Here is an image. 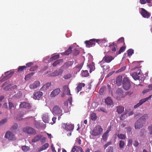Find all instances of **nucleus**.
<instances>
[{"mask_svg":"<svg viewBox=\"0 0 152 152\" xmlns=\"http://www.w3.org/2000/svg\"><path fill=\"white\" fill-rule=\"evenodd\" d=\"M18 125L16 124H15L12 126V128L13 129L16 130L18 129Z\"/></svg>","mask_w":152,"mask_h":152,"instance_id":"obj_50","label":"nucleus"},{"mask_svg":"<svg viewBox=\"0 0 152 152\" xmlns=\"http://www.w3.org/2000/svg\"><path fill=\"white\" fill-rule=\"evenodd\" d=\"M43 93L41 91H37L34 94L33 98L39 100L42 96Z\"/></svg>","mask_w":152,"mask_h":152,"instance_id":"obj_15","label":"nucleus"},{"mask_svg":"<svg viewBox=\"0 0 152 152\" xmlns=\"http://www.w3.org/2000/svg\"><path fill=\"white\" fill-rule=\"evenodd\" d=\"M73 45H71L69 48L64 53H61L60 54L62 55H69L72 52V49L73 48Z\"/></svg>","mask_w":152,"mask_h":152,"instance_id":"obj_24","label":"nucleus"},{"mask_svg":"<svg viewBox=\"0 0 152 152\" xmlns=\"http://www.w3.org/2000/svg\"><path fill=\"white\" fill-rule=\"evenodd\" d=\"M117 112L118 113H122L124 110V108L122 106H118L117 107Z\"/></svg>","mask_w":152,"mask_h":152,"instance_id":"obj_29","label":"nucleus"},{"mask_svg":"<svg viewBox=\"0 0 152 152\" xmlns=\"http://www.w3.org/2000/svg\"><path fill=\"white\" fill-rule=\"evenodd\" d=\"M125 145L124 142L122 140H120L119 144V147L121 149L123 148Z\"/></svg>","mask_w":152,"mask_h":152,"instance_id":"obj_39","label":"nucleus"},{"mask_svg":"<svg viewBox=\"0 0 152 152\" xmlns=\"http://www.w3.org/2000/svg\"><path fill=\"white\" fill-rule=\"evenodd\" d=\"M123 92L122 89L121 88H119L117 89L115 92L116 96L117 97L123 98Z\"/></svg>","mask_w":152,"mask_h":152,"instance_id":"obj_17","label":"nucleus"},{"mask_svg":"<svg viewBox=\"0 0 152 152\" xmlns=\"http://www.w3.org/2000/svg\"><path fill=\"white\" fill-rule=\"evenodd\" d=\"M135 147H137L139 145V143L137 141H135L133 143Z\"/></svg>","mask_w":152,"mask_h":152,"instance_id":"obj_63","label":"nucleus"},{"mask_svg":"<svg viewBox=\"0 0 152 152\" xmlns=\"http://www.w3.org/2000/svg\"><path fill=\"white\" fill-rule=\"evenodd\" d=\"M150 91H151V90H150L149 88H148V89L147 88V89L144 90L143 91L142 93L143 94H146V93H147V92Z\"/></svg>","mask_w":152,"mask_h":152,"instance_id":"obj_59","label":"nucleus"},{"mask_svg":"<svg viewBox=\"0 0 152 152\" xmlns=\"http://www.w3.org/2000/svg\"><path fill=\"white\" fill-rule=\"evenodd\" d=\"M9 107L10 109H12V108H14V106L13 105V104L11 102H9Z\"/></svg>","mask_w":152,"mask_h":152,"instance_id":"obj_51","label":"nucleus"},{"mask_svg":"<svg viewBox=\"0 0 152 152\" xmlns=\"http://www.w3.org/2000/svg\"><path fill=\"white\" fill-rule=\"evenodd\" d=\"M60 91V89L59 88L55 89L52 91L50 95V96L51 97H55L58 94Z\"/></svg>","mask_w":152,"mask_h":152,"instance_id":"obj_20","label":"nucleus"},{"mask_svg":"<svg viewBox=\"0 0 152 152\" xmlns=\"http://www.w3.org/2000/svg\"><path fill=\"white\" fill-rule=\"evenodd\" d=\"M110 131V129L109 128L107 129L106 131L104 133L102 136V137L103 140L105 141L107 139L109 136V133Z\"/></svg>","mask_w":152,"mask_h":152,"instance_id":"obj_22","label":"nucleus"},{"mask_svg":"<svg viewBox=\"0 0 152 152\" xmlns=\"http://www.w3.org/2000/svg\"><path fill=\"white\" fill-rule=\"evenodd\" d=\"M123 86L124 89L126 90H128L130 87V84L128 77H125L123 80Z\"/></svg>","mask_w":152,"mask_h":152,"instance_id":"obj_2","label":"nucleus"},{"mask_svg":"<svg viewBox=\"0 0 152 152\" xmlns=\"http://www.w3.org/2000/svg\"><path fill=\"white\" fill-rule=\"evenodd\" d=\"M62 126L63 128L68 131L72 130L74 128V126L69 124L63 123Z\"/></svg>","mask_w":152,"mask_h":152,"instance_id":"obj_8","label":"nucleus"},{"mask_svg":"<svg viewBox=\"0 0 152 152\" xmlns=\"http://www.w3.org/2000/svg\"><path fill=\"white\" fill-rule=\"evenodd\" d=\"M125 50V48L124 47H122L120 49L118 53V54H120L121 52H124Z\"/></svg>","mask_w":152,"mask_h":152,"instance_id":"obj_52","label":"nucleus"},{"mask_svg":"<svg viewBox=\"0 0 152 152\" xmlns=\"http://www.w3.org/2000/svg\"><path fill=\"white\" fill-rule=\"evenodd\" d=\"M22 94V92L21 91H18L17 93L14 95V96L16 97L17 98H20V97Z\"/></svg>","mask_w":152,"mask_h":152,"instance_id":"obj_42","label":"nucleus"},{"mask_svg":"<svg viewBox=\"0 0 152 152\" xmlns=\"http://www.w3.org/2000/svg\"><path fill=\"white\" fill-rule=\"evenodd\" d=\"M148 129L150 134H152V124L148 127Z\"/></svg>","mask_w":152,"mask_h":152,"instance_id":"obj_53","label":"nucleus"},{"mask_svg":"<svg viewBox=\"0 0 152 152\" xmlns=\"http://www.w3.org/2000/svg\"><path fill=\"white\" fill-rule=\"evenodd\" d=\"M152 95H151L148 97L142 99L140 100L139 103H138L134 106V108L135 109L137 108L138 107H140L142 104L144 103L150 99L152 97Z\"/></svg>","mask_w":152,"mask_h":152,"instance_id":"obj_6","label":"nucleus"},{"mask_svg":"<svg viewBox=\"0 0 152 152\" xmlns=\"http://www.w3.org/2000/svg\"><path fill=\"white\" fill-rule=\"evenodd\" d=\"M69 65L70 64L69 62L65 63L63 66L61 67V68L62 69L63 68L64 69H66L69 67Z\"/></svg>","mask_w":152,"mask_h":152,"instance_id":"obj_41","label":"nucleus"},{"mask_svg":"<svg viewBox=\"0 0 152 152\" xmlns=\"http://www.w3.org/2000/svg\"><path fill=\"white\" fill-rule=\"evenodd\" d=\"M7 121V118H4L0 121V126L6 123Z\"/></svg>","mask_w":152,"mask_h":152,"instance_id":"obj_47","label":"nucleus"},{"mask_svg":"<svg viewBox=\"0 0 152 152\" xmlns=\"http://www.w3.org/2000/svg\"><path fill=\"white\" fill-rule=\"evenodd\" d=\"M134 53V50L132 49H129L127 51V54L129 56H131Z\"/></svg>","mask_w":152,"mask_h":152,"instance_id":"obj_45","label":"nucleus"},{"mask_svg":"<svg viewBox=\"0 0 152 152\" xmlns=\"http://www.w3.org/2000/svg\"><path fill=\"white\" fill-rule=\"evenodd\" d=\"M96 39H92L89 41H86L85 42V43L87 47L89 48L92 46V45H95V42H96Z\"/></svg>","mask_w":152,"mask_h":152,"instance_id":"obj_10","label":"nucleus"},{"mask_svg":"<svg viewBox=\"0 0 152 152\" xmlns=\"http://www.w3.org/2000/svg\"><path fill=\"white\" fill-rule=\"evenodd\" d=\"M126 67L125 66H123L122 67L121 69L118 70L117 72H121L125 69Z\"/></svg>","mask_w":152,"mask_h":152,"instance_id":"obj_58","label":"nucleus"},{"mask_svg":"<svg viewBox=\"0 0 152 152\" xmlns=\"http://www.w3.org/2000/svg\"><path fill=\"white\" fill-rule=\"evenodd\" d=\"M63 62V59L57 60L52 64L53 66L54 67L55 66L58 65L62 63Z\"/></svg>","mask_w":152,"mask_h":152,"instance_id":"obj_33","label":"nucleus"},{"mask_svg":"<svg viewBox=\"0 0 152 152\" xmlns=\"http://www.w3.org/2000/svg\"><path fill=\"white\" fill-rule=\"evenodd\" d=\"M140 9L141 14L143 17L148 18L150 16V14L144 9L141 8Z\"/></svg>","mask_w":152,"mask_h":152,"instance_id":"obj_11","label":"nucleus"},{"mask_svg":"<svg viewBox=\"0 0 152 152\" xmlns=\"http://www.w3.org/2000/svg\"><path fill=\"white\" fill-rule=\"evenodd\" d=\"M51 83H48L44 85L41 88V90L45 91L48 89L49 87L51 86Z\"/></svg>","mask_w":152,"mask_h":152,"instance_id":"obj_31","label":"nucleus"},{"mask_svg":"<svg viewBox=\"0 0 152 152\" xmlns=\"http://www.w3.org/2000/svg\"><path fill=\"white\" fill-rule=\"evenodd\" d=\"M143 124L138 119L135 124L134 128L136 129H140L143 126Z\"/></svg>","mask_w":152,"mask_h":152,"instance_id":"obj_18","label":"nucleus"},{"mask_svg":"<svg viewBox=\"0 0 152 152\" xmlns=\"http://www.w3.org/2000/svg\"><path fill=\"white\" fill-rule=\"evenodd\" d=\"M64 92L65 94L68 95H70V90L67 86H65L64 87Z\"/></svg>","mask_w":152,"mask_h":152,"instance_id":"obj_28","label":"nucleus"},{"mask_svg":"<svg viewBox=\"0 0 152 152\" xmlns=\"http://www.w3.org/2000/svg\"><path fill=\"white\" fill-rule=\"evenodd\" d=\"M72 77V74L70 73L64 75L63 78L65 79H68Z\"/></svg>","mask_w":152,"mask_h":152,"instance_id":"obj_37","label":"nucleus"},{"mask_svg":"<svg viewBox=\"0 0 152 152\" xmlns=\"http://www.w3.org/2000/svg\"><path fill=\"white\" fill-rule=\"evenodd\" d=\"M59 55H55L54 56H53L49 60V58L48 57H47V58L46 60L48 61H52L53 60H55L57 58H59Z\"/></svg>","mask_w":152,"mask_h":152,"instance_id":"obj_32","label":"nucleus"},{"mask_svg":"<svg viewBox=\"0 0 152 152\" xmlns=\"http://www.w3.org/2000/svg\"><path fill=\"white\" fill-rule=\"evenodd\" d=\"M114 149L113 147L110 146L106 150V152H113Z\"/></svg>","mask_w":152,"mask_h":152,"instance_id":"obj_43","label":"nucleus"},{"mask_svg":"<svg viewBox=\"0 0 152 152\" xmlns=\"http://www.w3.org/2000/svg\"><path fill=\"white\" fill-rule=\"evenodd\" d=\"M152 95H151L148 97L142 99L140 100L139 103H138L134 106V108L135 109L137 108L138 107H140L142 104L144 103L150 99L152 97Z\"/></svg>","mask_w":152,"mask_h":152,"instance_id":"obj_5","label":"nucleus"},{"mask_svg":"<svg viewBox=\"0 0 152 152\" xmlns=\"http://www.w3.org/2000/svg\"><path fill=\"white\" fill-rule=\"evenodd\" d=\"M114 59V58L110 56L105 55L103 58L102 61H103L104 62L109 63L112 60Z\"/></svg>","mask_w":152,"mask_h":152,"instance_id":"obj_13","label":"nucleus"},{"mask_svg":"<svg viewBox=\"0 0 152 152\" xmlns=\"http://www.w3.org/2000/svg\"><path fill=\"white\" fill-rule=\"evenodd\" d=\"M37 66L35 65L31 68L30 70L31 71H34L37 69Z\"/></svg>","mask_w":152,"mask_h":152,"instance_id":"obj_60","label":"nucleus"},{"mask_svg":"<svg viewBox=\"0 0 152 152\" xmlns=\"http://www.w3.org/2000/svg\"><path fill=\"white\" fill-rule=\"evenodd\" d=\"M78 146H74L72 148L71 151V152H75L76 150V148H77Z\"/></svg>","mask_w":152,"mask_h":152,"instance_id":"obj_64","label":"nucleus"},{"mask_svg":"<svg viewBox=\"0 0 152 152\" xmlns=\"http://www.w3.org/2000/svg\"><path fill=\"white\" fill-rule=\"evenodd\" d=\"M40 84L39 82L36 81L34 83L29 86V88L31 89H34L37 88Z\"/></svg>","mask_w":152,"mask_h":152,"instance_id":"obj_21","label":"nucleus"},{"mask_svg":"<svg viewBox=\"0 0 152 152\" xmlns=\"http://www.w3.org/2000/svg\"><path fill=\"white\" fill-rule=\"evenodd\" d=\"M98 41H100L101 43L103 44L107 42V41L104 39H97L96 40V42H98Z\"/></svg>","mask_w":152,"mask_h":152,"instance_id":"obj_49","label":"nucleus"},{"mask_svg":"<svg viewBox=\"0 0 152 152\" xmlns=\"http://www.w3.org/2000/svg\"><path fill=\"white\" fill-rule=\"evenodd\" d=\"M127 117L126 114H123L121 115L120 117V120H123L125 119Z\"/></svg>","mask_w":152,"mask_h":152,"instance_id":"obj_55","label":"nucleus"},{"mask_svg":"<svg viewBox=\"0 0 152 152\" xmlns=\"http://www.w3.org/2000/svg\"><path fill=\"white\" fill-rule=\"evenodd\" d=\"M14 70L9 71L5 72L4 74L6 77L8 75H12L14 73Z\"/></svg>","mask_w":152,"mask_h":152,"instance_id":"obj_36","label":"nucleus"},{"mask_svg":"<svg viewBox=\"0 0 152 152\" xmlns=\"http://www.w3.org/2000/svg\"><path fill=\"white\" fill-rule=\"evenodd\" d=\"M23 131L29 134H36L35 130L33 128L29 127H26L23 128Z\"/></svg>","mask_w":152,"mask_h":152,"instance_id":"obj_4","label":"nucleus"},{"mask_svg":"<svg viewBox=\"0 0 152 152\" xmlns=\"http://www.w3.org/2000/svg\"><path fill=\"white\" fill-rule=\"evenodd\" d=\"M63 71V70L61 68L60 69L56 70L52 73H51L49 75V76L55 77L61 75Z\"/></svg>","mask_w":152,"mask_h":152,"instance_id":"obj_9","label":"nucleus"},{"mask_svg":"<svg viewBox=\"0 0 152 152\" xmlns=\"http://www.w3.org/2000/svg\"><path fill=\"white\" fill-rule=\"evenodd\" d=\"M82 65H83L82 64H79L77 65L76 66V67L77 68H78V69H79L80 70L81 68Z\"/></svg>","mask_w":152,"mask_h":152,"instance_id":"obj_62","label":"nucleus"},{"mask_svg":"<svg viewBox=\"0 0 152 152\" xmlns=\"http://www.w3.org/2000/svg\"><path fill=\"white\" fill-rule=\"evenodd\" d=\"M79 52H80L79 50L76 49H75L74 51L73 52V54L75 55H77L79 53Z\"/></svg>","mask_w":152,"mask_h":152,"instance_id":"obj_54","label":"nucleus"},{"mask_svg":"<svg viewBox=\"0 0 152 152\" xmlns=\"http://www.w3.org/2000/svg\"><path fill=\"white\" fill-rule=\"evenodd\" d=\"M140 72V70L138 69L137 72H134L132 74V76L134 80H136L139 79L140 78V76L139 75Z\"/></svg>","mask_w":152,"mask_h":152,"instance_id":"obj_16","label":"nucleus"},{"mask_svg":"<svg viewBox=\"0 0 152 152\" xmlns=\"http://www.w3.org/2000/svg\"><path fill=\"white\" fill-rule=\"evenodd\" d=\"M22 149L24 152H27L28 151L29 149V147L23 145L21 147Z\"/></svg>","mask_w":152,"mask_h":152,"instance_id":"obj_38","label":"nucleus"},{"mask_svg":"<svg viewBox=\"0 0 152 152\" xmlns=\"http://www.w3.org/2000/svg\"><path fill=\"white\" fill-rule=\"evenodd\" d=\"M148 118V116L147 114H145L142 116L138 120L140 121L143 124L145 123L146 122V121Z\"/></svg>","mask_w":152,"mask_h":152,"instance_id":"obj_25","label":"nucleus"},{"mask_svg":"<svg viewBox=\"0 0 152 152\" xmlns=\"http://www.w3.org/2000/svg\"><path fill=\"white\" fill-rule=\"evenodd\" d=\"M5 137L9 140H15L16 139L13 134L10 132H8L6 133Z\"/></svg>","mask_w":152,"mask_h":152,"instance_id":"obj_7","label":"nucleus"},{"mask_svg":"<svg viewBox=\"0 0 152 152\" xmlns=\"http://www.w3.org/2000/svg\"><path fill=\"white\" fill-rule=\"evenodd\" d=\"M91 118L92 120L95 121L96 119V116L94 113H92L91 115Z\"/></svg>","mask_w":152,"mask_h":152,"instance_id":"obj_44","label":"nucleus"},{"mask_svg":"<svg viewBox=\"0 0 152 152\" xmlns=\"http://www.w3.org/2000/svg\"><path fill=\"white\" fill-rule=\"evenodd\" d=\"M52 112L53 115H61L62 114V110L59 106H55L53 109Z\"/></svg>","mask_w":152,"mask_h":152,"instance_id":"obj_3","label":"nucleus"},{"mask_svg":"<svg viewBox=\"0 0 152 152\" xmlns=\"http://www.w3.org/2000/svg\"><path fill=\"white\" fill-rule=\"evenodd\" d=\"M152 0H146V2L148 3V5L150 6H152Z\"/></svg>","mask_w":152,"mask_h":152,"instance_id":"obj_56","label":"nucleus"},{"mask_svg":"<svg viewBox=\"0 0 152 152\" xmlns=\"http://www.w3.org/2000/svg\"><path fill=\"white\" fill-rule=\"evenodd\" d=\"M20 108H25L29 109L31 108V105L28 103L23 102L21 103L20 104Z\"/></svg>","mask_w":152,"mask_h":152,"instance_id":"obj_14","label":"nucleus"},{"mask_svg":"<svg viewBox=\"0 0 152 152\" xmlns=\"http://www.w3.org/2000/svg\"><path fill=\"white\" fill-rule=\"evenodd\" d=\"M118 137L119 138L121 139H125L126 138V136L125 134H118Z\"/></svg>","mask_w":152,"mask_h":152,"instance_id":"obj_46","label":"nucleus"},{"mask_svg":"<svg viewBox=\"0 0 152 152\" xmlns=\"http://www.w3.org/2000/svg\"><path fill=\"white\" fill-rule=\"evenodd\" d=\"M26 66H20L18 70V72H21L25 69Z\"/></svg>","mask_w":152,"mask_h":152,"instance_id":"obj_48","label":"nucleus"},{"mask_svg":"<svg viewBox=\"0 0 152 152\" xmlns=\"http://www.w3.org/2000/svg\"><path fill=\"white\" fill-rule=\"evenodd\" d=\"M49 144L48 143H46L42 146L39 150V151H41L47 149L48 147Z\"/></svg>","mask_w":152,"mask_h":152,"instance_id":"obj_35","label":"nucleus"},{"mask_svg":"<svg viewBox=\"0 0 152 152\" xmlns=\"http://www.w3.org/2000/svg\"><path fill=\"white\" fill-rule=\"evenodd\" d=\"M124 41V38L123 37L120 38L118 41V43H119L120 42H122Z\"/></svg>","mask_w":152,"mask_h":152,"instance_id":"obj_61","label":"nucleus"},{"mask_svg":"<svg viewBox=\"0 0 152 152\" xmlns=\"http://www.w3.org/2000/svg\"><path fill=\"white\" fill-rule=\"evenodd\" d=\"M89 73L87 70H85L81 74V75L82 77H86L88 76Z\"/></svg>","mask_w":152,"mask_h":152,"instance_id":"obj_40","label":"nucleus"},{"mask_svg":"<svg viewBox=\"0 0 152 152\" xmlns=\"http://www.w3.org/2000/svg\"><path fill=\"white\" fill-rule=\"evenodd\" d=\"M85 86V84L84 83H79L77 86L75 88L76 92L78 93L81 90V89L83 87H84Z\"/></svg>","mask_w":152,"mask_h":152,"instance_id":"obj_23","label":"nucleus"},{"mask_svg":"<svg viewBox=\"0 0 152 152\" xmlns=\"http://www.w3.org/2000/svg\"><path fill=\"white\" fill-rule=\"evenodd\" d=\"M42 136L41 135H38L35 137L32 140V142H35L39 141L42 138Z\"/></svg>","mask_w":152,"mask_h":152,"instance_id":"obj_34","label":"nucleus"},{"mask_svg":"<svg viewBox=\"0 0 152 152\" xmlns=\"http://www.w3.org/2000/svg\"><path fill=\"white\" fill-rule=\"evenodd\" d=\"M42 119L43 121L45 123H48L49 122V118L48 114L47 113H45L42 115Z\"/></svg>","mask_w":152,"mask_h":152,"instance_id":"obj_19","label":"nucleus"},{"mask_svg":"<svg viewBox=\"0 0 152 152\" xmlns=\"http://www.w3.org/2000/svg\"><path fill=\"white\" fill-rule=\"evenodd\" d=\"M33 62H30L28 63H27L26 64V67H29L31 66V65H33Z\"/></svg>","mask_w":152,"mask_h":152,"instance_id":"obj_57","label":"nucleus"},{"mask_svg":"<svg viewBox=\"0 0 152 152\" xmlns=\"http://www.w3.org/2000/svg\"><path fill=\"white\" fill-rule=\"evenodd\" d=\"M105 103L109 107L113 106V102L112 99L109 97H107L105 100Z\"/></svg>","mask_w":152,"mask_h":152,"instance_id":"obj_12","label":"nucleus"},{"mask_svg":"<svg viewBox=\"0 0 152 152\" xmlns=\"http://www.w3.org/2000/svg\"><path fill=\"white\" fill-rule=\"evenodd\" d=\"M104 64V62L103 61H101L99 63V64L104 69L107 70L110 67L109 66L107 65L106 66L105 65H103V64Z\"/></svg>","mask_w":152,"mask_h":152,"instance_id":"obj_30","label":"nucleus"},{"mask_svg":"<svg viewBox=\"0 0 152 152\" xmlns=\"http://www.w3.org/2000/svg\"><path fill=\"white\" fill-rule=\"evenodd\" d=\"M8 87L7 86H5L4 88V89L5 91H13V90H14V93H15V90H16L17 89V86H13L11 88H8Z\"/></svg>","mask_w":152,"mask_h":152,"instance_id":"obj_27","label":"nucleus"},{"mask_svg":"<svg viewBox=\"0 0 152 152\" xmlns=\"http://www.w3.org/2000/svg\"><path fill=\"white\" fill-rule=\"evenodd\" d=\"M102 131L103 129L100 126H97L94 128L90 132L92 136H96L100 134L102 132Z\"/></svg>","mask_w":152,"mask_h":152,"instance_id":"obj_1","label":"nucleus"},{"mask_svg":"<svg viewBox=\"0 0 152 152\" xmlns=\"http://www.w3.org/2000/svg\"><path fill=\"white\" fill-rule=\"evenodd\" d=\"M122 77L121 76H118L116 79V83L118 86H121L122 83Z\"/></svg>","mask_w":152,"mask_h":152,"instance_id":"obj_26","label":"nucleus"}]
</instances>
